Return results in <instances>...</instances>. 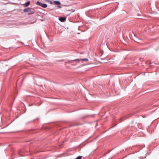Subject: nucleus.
<instances>
[{
	"label": "nucleus",
	"instance_id": "nucleus-3",
	"mask_svg": "<svg viewBox=\"0 0 159 159\" xmlns=\"http://www.w3.org/2000/svg\"><path fill=\"white\" fill-rule=\"evenodd\" d=\"M66 17H61L59 18V20L61 22H64L66 21Z\"/></svg>",
	"mask_w": 159,
	"mask_h": 159
},
{
	"label": "nucleus",
	"instance_id": "nucleus-10",
	"mask_svg": "<svg viewBox=\"0 0 159 159\" xmlns=\"http://www.w3.org/2000/svg\"><path fill=\"white\" fill-rule=\"evenodd\" d=\"M89 118V117L88 116H86L85 117V118Z\"/></svg>",
	"mask_w": 159,
	"mask_h": 159
},
{
	"label": "nucleus",
	"instance_id": "nucleus-12",
	"mask_svg": "<svg viewBox=\"0 0 159 159\" xmlns=\"http://www.w3.org/2000/svg\"><path fill=\"white\" fill-rule=\"evenodd\" d=\"M58 7V8H61V6H57Z\"/></svg>",
	"mask_w": 159,
	"mask_h": 159
},
{
	"label": "nucleus",
	"instance_id": "nucleus-11",
	"mask_svg": "<svg viewBox=\"0 0 159 159\" xmlns=\"http://www.w3.org/2000/svg\"><path fill=\"white\" fill-rule=\"evenodd\" d=\"M22 152V151L20 150V151L18 152V153H19V154H20V152Z\"/></svg>",
	"mask_w": 159,
	"mask_h": 159
},
{
	"label": "nucleus",
	"instance_id": "nucleus-8",
	"mask_svg": "<svg viewBox=\"0 0 159 159\" xmlns=\"http://www.w3.org/2000/svg\"><path fill=\"white\" fill-rule=\"evenodd\" d=\"M82 157V156H79L77 157L76 158H75V159H81Z\"/></svg>",
	"mask_w": 159,
	"mask_h": 159
},
{
	"label": "nucleus",
	"instance_id": "nucleus-13",
	"mask_svg": "<svg viewBox=\"0 0 159 159\" xmlns=\"http://www.w3.org/2000/svg\"><path fill=\"white\" fill-rule=\"evenodd\" d=\"M75 11V10H73V11H72V12H74Z\"/></svg>",
	"mask_w": 159,
	"mask_h": 159
},
{
	"label": "nucleus",
	"instance_id": "nucleus-1",
	"mask_svg": "<svg viewBox=\"0 0 159 159\" xmlns=\"http://www.w3.org/2000/svg\"><path fill=\"white\" fill-rule=\"evenodd\" d=\"M88 61V60L87 58H83V59H77L72 60H70L68 62H66V63H72V62H75V64L74 65H75L76 63H79L80 61Z\"/></svg>",
	"mask_w": 159,
	"mask_h": 159
},
{
	"label": "nucleus",
	"instance_id": "nucleus-5",
	"mask_svg": "<svg viewBox=\"0 0 159 159\" xmlns=\"http://www.w3.org/2000/svg\"><path fill=\"white\" fill-rule=\"evenodd\" d=\"M54 3L56 5H58L60 4V2L59 1H54Z\"/></svg>",
	"mask_w": 159,
	"mask_h": 159
},
{
	"label": "nucleus",
	"instance_id": "nucleus-9",
	"mask_svg": "<svg viewBox=\"0 0 159 159\" xmlns=\"http://www.w3.org/2000/svg\"><path fill=\"white\" fill-rule=\"evenodd\" d=\"M129 116H124V117H125V119H126L129 118Z\"/></svg>",
	"mask_w": 159,
	"mask_h": 159
},
{
	"label": "nucleus",
	"instance_id": "nucleus-2",
	"mask_svg": "<svg viewBox=\"0 0 159 159\" xmlns=\"http://www.w3.org/2000/svg\"><path fill=\"white\" fill-rule=\"evenodd\" d=\"M23 11L25 12H29L28 15L34 14L35 12V10L34 9L30 7H28L25 9Z\"/></svg>",
	"mask_w": 159,
	"mask_h": 159
},
{
	"label": "nucleus",
	"instance_id": "nucleus-4",
	"mask_svg": "<svg viewBox=\"0 0 159 159\" xmlns=\"http://www.w3.org/2000/svg\"><path fill=\"white\" fill-rule=\"evenodd\" d=\"M30 1H28L27 2H25L24 4V6L25 7H26L30 5Z\"/></svg>",
	"mask_w": 159,
	"mask_h": 159
},
{
	"label": "nucleus",
	"instance_id": "nucleus-7",
	"mask_svg": "<svg viewBox=\"0 0 159 159\" xmlns=\"http://www.w3.org/2000/svg\"><path fill=\"white\" fill-rule=\"evenodd\" d=\"M36 4L37 5H39V6H41V4H42V3L40 2H39V1H37L36 3Z\"/></svg>",
	"mask_w": 159,
	"mask_h": 159
},
{
	"label": "nucleus",
	"instance_id": "nucleus-6",
	"mask_svg": "<svg viewBox=\"0 0 159 159\" xmlns=\"http://www.w3.org/2000/svg\"><path fill=\"white\" fill-rule=\"evenodd\" d=\"M41 6L43 8H46L47 7V5L46 4L42 3Z\"/></svg>",
	"mask_w": 159,
	"mask_h": 159
}]
</instances>
